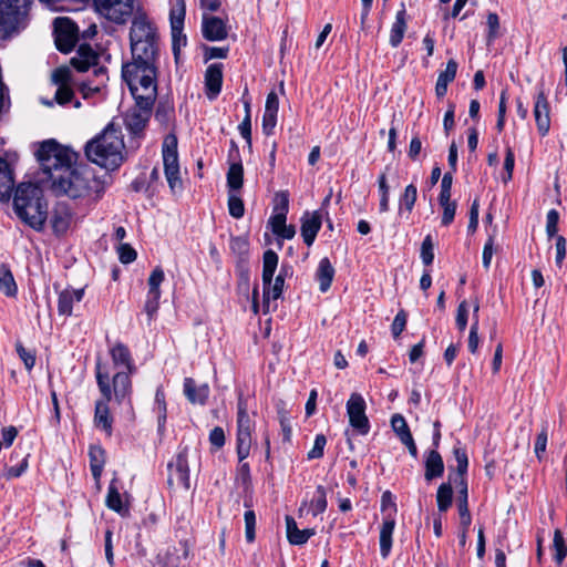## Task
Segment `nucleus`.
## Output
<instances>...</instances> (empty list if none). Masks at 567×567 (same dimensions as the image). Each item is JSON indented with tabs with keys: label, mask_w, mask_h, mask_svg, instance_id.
<instances>
[{
	"label": "nucleus",
	"mask_w": 567,
	"mask_h": 567,
	"mask_svg": "<svg viewBox=\"0 0 567 567\" xmlns=\"http://www.w3.org/2000/svg\"><path fill=\"white\" fill-rule=\"evenodd\" d=\"M35 156L58 195L95 203L104 194L105 184L94 169L86 164L73 165L76 154L54 140L41 143Z\"/></svg>",
	"instance_id": "1"
},
{
	"label": "nucleus",
	"mask_w": 567,
	"mask_h": 567,
	"mask_svg": "<svg viewBox=\"0 0 567 567\" xmlns=\"http://www.w3.org/2000/svg\"><path fill=\"white\" fill-rule=\"evenodd\" d=\"M132 61L122 66L125 83L157 85L159 68V34L143 11H137L130 29Z\"/></svg>",
	"instance_id": "2"
},
{
	"label": "nucleus",
	"mask_w": 567,
	"mask_h": 567,
	"mask_svg": "<svg viewBox=\"0 0 567 567\" xmlns=\"http://www.w3.org/2000/svg\"><path fill=\"white\" fill-rule=\"evenodd\" d=\"M124 140L120 128L109 124L85 145L87 159L106 171L117 169L125 161Z\"/></svg>",
	"instance_id": "3"
},
{
	"label": "nucleus",
	"mask_w": 567,
	"mask_h": 567,
	"mask_svg": "<svg viewBox=\"0 0 567 567\" xmlns=\"http://www.w3.org/2000/svg\"><path fill=\"white\" fill-rule=\"evenodd\" d=\"M13 207L17 216L35 230H42L48 218V204L43 190L37 184L22 183L14 193Z\"/></svg>",
	"instance_id": "4"
},
{
	"label": "nucleus",
	"mask_w": 567,
	"mask_h": 567,
	"mask_svg": "<svg viewBox=\"0 0 567 567\" xmlns=\"http://www.w3.org/2000/svg\"><path fill=\"white\" fill-rule=\"evenodd\" d=\"M126 84L135 100V107L127 112L125 126L132 135L140 136L150 121L157 96V85Z\"/></svg>",
	"instance_id": "5"
},
{
	"label": "nucleus",
	"mask_w": 567,
	"mask_h": 567,
	"mask_svg": "<svg viewBox=\"0 0 567 567\" xmlns=\"http://www.w3.org/2000/svg\"><path fill=\"white\" fill-rule=\"evenodd\" d=\"M110 354L116 368H124L112 378L111 386H113L114 400L118 404L131 403V374L136 371L131 352L124 343L117 342L110 349Z\"/></svg>",
	"instance_id": "6"
},
{
	"label": "nucleus",
	"mask_w": 567,
	"mask_h": 567,
	"mask_svg": "<svg viewBox=\"0 0 567 567\" xmlns=\"http://www.w3.org/2000/svg\"><path fill=\"white\" fill-rule=\"evenodd\" d=\"M33 0H0V40H8L23 31L30 22Z\"/></svg>",
	"instance_id": "7"
},
{
	"label": "nucleus",
	"mask_w": 567,
	"mask_h": 567,
	"mask_svg": "<svg viewBox=\"0 0 567 567\" xmlns=\"http://www.w3.org/2000/svg\"><path fill=\"white\" fill-rule=\"evenodd\" d=\"M95 378L102 399L95 402L94 424L97 429L111 435L113 417L110 414L109 403L114 398V392L113 386H111L110 373L103 368L100 360L95 364Z\"/></svg>",
	"instance_id": "8"
},
{
	"label": "nucleus",
	"mask_w": 567,
	"mask_h": 567,
	"mask_svg": "<svg viewBox=\"0 0 567 567\" xmlns=\"http://www.w3.org/2000/svg\"><path fill=\"white\" fill-rule=\"evenodd\" d=\"M177 145V136L173 133L165 136L162 145L164 173L168 186L173 193H176L183 188L182 179L179 176Z\"/></svg>",
	"instance_id": "9"
},
{
	"label": "nucleus",
	"mask_w": 567,
	"mask_h": 567,
	"mask_svg": "<svg viewBox=\"0 0 567 567\" xmlns=\"http://www.w3.org/2000/svg\"><path fill=\"white\" fill-rule=\"evenodd\" d=\"M453 455L457 463L454 476L452 474L449 475L450 481H454L457 485L458 496H457V508L458 512L468 511V488H467V467H468V457L465 447H463L460 443H457L453 447Z\"/></svg>",
	"instance_id": "10"
},
{
	"label": "nucleus",
	"mask_w": 567,
	"mask_h": 567,
	"mask_svg": "<svg viewBox=\"0 0 567 567\" xmlns=\"http://www.w3.org/2000/svg\"><path fill=\"white\" fill-rule=\"evenodd\" d=\"M93 3L102 17L116 24L126 23L138 11L135 0H93Z\"/></svg>",
	"instance_id": "11"
},
{
	"label": "nucleus",
	"mask_w": 567,
	"mask_h": 567,
	"mask_svg": "<svg viewBox=\"0 0 567 567\" xmlns=\"http://www.w3.org/2000/svg\"><path fill=\"white\" fill-rule=\"evenodd\" d=\"M189 447L181 446L175 457L167 464L168 478L167 484L169 486H178L186 491L190 488L189 480Z\"/></svg>",
	"instance_id": "12"
},
{
	"label": "nucleus",
	"mask_w": 567,
	"mask_h": 567,
	"mask_svg": "<svg viewBox=\"0 0 567 567\" xmlns=\"http://www.w3.org/2000/svg\"><path fill=\"white\" fill-rule=\"evenodd\" d=\"M186 16V4L184 0H176L169 12L172 50L176 61L179 59L181 49L187 44L186 34H184V21Z\"/></svg>",
	"instance_id": "13"
},
{
	"label": "nucleus",
	"mask_w": 567,
	"mask_h": 567,
	"mask_svg": "<svg viewBox=\"0 0 567 567\" xmlns=\"http://www.w3.org/2000/svg\"><path fill=\"white\" fill-rule=\"evenodd\" d=\"M229 248L237 258L236 269L239 277V288H244L247 291L250 280L249 240L244 236L231 237Z\"/></svg>",
	"instance_id": "14"
},
{
	"label": "nucleus",
	"mask_w": 567,
	"mask_h": 567,
	"mask_svg": "<svg viewBox=\"0 0 567 567\" xmlns=\"http://www.w3.org/2000/svg\"><path fill=\"white\" fill-rule=\"evenodd\" d=\"M53 24L56 49L62 53L71 52L79 40L76 23L68 17H58Z\"/></svg>",
	"instance_id": "15"
},
{
	"label": "nucleus",
	"mask_w": 567,
	"mask_h": 567,
	"mask_svg": "<svg viewBox=\"0 0 567 567\" xmlns=\"http://www.w3.org/2000/svg\"><path fill=\"white\" fill-rule=\"evenodd\" d=\"M365 401L359 393H352L347 402V413L350 425L361 435L370 431L369 419L365 414Z\"/></svg>",
	"instance_id": "16"
},
{
	"label": "nucleus",
	"mask_w": 567,
	"mask_h": 567,
	"mask_svg": "<svg viewBox=\"0 0 567 567\" xmlns=\"http://www.w3.org/2000/svg\"><path fill=\"white\" fill-rule=\"evenodd\" d=\"M537 89L533 113L539 135L546 136L550 128V107L544 92V85L540 84Z\"/></svg>",
	"instance_id": "17"
},
{
	"label": "nucleus",
	"mask_w": 567,
	"mask_h": 567,
	"mask_svg": "<svg viewBox=\"0 0 567 567\" xmlns=\"http://www.w3.org/2000/svg\"><path fill=\"white\" fill-rule=\"evenodd\" d=\"M278 266V255L272 249H268L262 256V303L265 311L269 309L270 301V284Z\"/></svg>",
	"instance_id": "18"
},
{
	"label": "nucleus",
	"mask_w": 567,
	"mask_h": 567,
	"mask_svg": "<svg viewBox=\"0 0 567 567\" xmlns=\"http://www.w3.org/2000/svg\"><path fill=\"white\" fill-rule=\"evenodd\" d=\"M239 157L238 146L231 141V148L229 151V159L233 161L227 172V186L228 193H238L244 183V167L240 159L235 161Z\"/></svg>",
	"instance_id": "19"
},
{
	"label": "nucleus",
	"mask_w": 567,
	"mask_h": 567,
	"mask_svg": "<svg viewBox=\"0 0 567 567\" xmlns=\"http://www.w3.org/2000/svg\"><path fill=\"white\" fill-rule=\"evenodd\" d=\"M202 33L208 41H221L228 37L226 22L219 17L203 14Z\"/></svg>",
	"instance_id": "20"
},
{
	"label": "nucleus",
	"mask_w": 567,
	"mask_h": 567,
	"mask_svg": "<svg viewBox=\"0 0 567 567\" xmlns=\"http://www.w3.org/2000/svg\"><path fill=\"white\" fill-rule=\"evenodd\" d=\"M72 219L73 213L69 205L63 202L58 203L51 217L53 233L58 236L64 235L70 228Z\"/></svg>",
	"instance_id": "21"
},
{
	"label": "nucleus",
	"mask_w": 567,
	"mask_h": 567,
	"mask_svg": "<svg viewBox=\"0 0 567 567\" xmlns=\"http://www.w3.org/2000/svg\"><path fill=\"white\" fill-rule=\"evenodd\" d=\"M223 85V64L213 63L207 66L205 72V87L208 100H215L221 91Z\"/></svg>",
	"instance_id": "22"
},
{
	"label": "nucleus",
	"mask_w": 567,
	"mask_h": 567,
	"mask_svg": "<svg viewBox=\"0 0 567 567\" xmlns=\"http://www.w3.org/2000/svg\"><path fill=\"white\" fill-rule=\"evenodd\" d=\"M99 59V54L90 44H81L70 63L79 72H86L91 66L97 64Z\"/></svg>",
	"instance_id": "23"
},
{
	"label": "nucleus",
	"mask_w": 567,
	"mask_h": 567,
	"mask_svg": "<svg viewBox=\"0 0 567 567\" xmlns=\"http://www.w3.org/2000/svg\"><path fill=\"white\" fill-rule=\"evenodd\" d=\"M321 215L318 212H313L312 214L306 213L301 217L300 231L302 239L308 247H310L313 244L321 228Z\"/></svg>",
	"instance_id": "24"
},
{
	"label": "nucleus",
	"mask_w": 567,
	"mask_h": 567,
	"mask_svg": "<svg viewBox=\"0 0 567 567\" xmlns=\"http://www.w3.org/2000/svg\"><path fill=\"white\" fill-rule=\"evenodd\" d=\"M444 474L443 457L436 450H430L424 458V478L426 482L442 477Z\"/></svg>",
	"instance_id": "25"
},
{
	"label": "nucleus",
	"mask_w": 567,
	"mask_h": 567,
	"mask_svg": "<svg viewBox=\"0 0 567 567\" xmlns=\"http://www.w3.org/2000/svg\"><path fill=\"white\" fill-rule=\"evenodd\" d=\"M406 9L405 4L401 3V9L398 10L395 14V20L392 23L391 30H390V38L389 43L392 48H398L406 32L408 29V20H406Z\"/></svg>",
	"instance_id": "26"
},
{
	"label": "nucleus",
	"mask_w": 567,
	"mask_h": 567,
	"mask_svg": "<svg viewBox=\"0 0 567 567\" xmlns=\"http://www.w3.org/2000/svg\"><path fill=\"white\" fill-rule=\"evenodd\" d=\"M254 425L247 412V403L240 394L237 403V437H251Z\"/></svg>",
	"instance_id": "27"
},
{
	"label": "nucleus",
	"mask_w": 567,
	"mask_h": 567,
	"mask_svg": "<svg viewBox=\"0 0 567 567\" xmlns=\"http://www.w3.org/2000/svg\"><path fill=\"white\" fill-rule=\"evenodd\" d=\"M84 289H65L59 295L58 311L61 316H71L73 303L83 299Z\"/></svg>",
	"instance_id": "28"
},
{
	"label": "nucleus",
	"mask_w": 567,
	"mask_h": 567,
	"mask_svg": "<svg viewBox=\"0 0 567 567\" xmlns=\"http://www.w3.org/2000/svg\"><path fill=\"white\" fill-rule=\"evenodd\" d=\"M184 394L193 404H205L208 395L209 388L207 384L196 385V382L192 378L184 380Z\"/></svg>",
	"instance_id": "29"
},
{
	"label": "nucleus",
	"mask_w": 567,
	"mask_h": 567,
	"mask_svg": "<svg viewBox=\"0 0 567 567\" xmlns=\"http://www.w3.org/2000/svg\"><path fill=\"white\" fill-rule=\"evenodd\" d=\"M287 538L292 545H303L316 534L315 529H299L296 520L291 516H286Z\"/></svg>",
	"instance_id": "30"
},
{
	"label": "nucleus",
	"mask_w": 567,
	"mask_h": 567,
	"mask_svg": "<svg viewBox=\"0 0 567 567\" xmlns=\"http://www.w3.org/2000/svg\"><path fill=\"white\" fill-rule=\"evenodd\" d=\"M14 187L13 172L9 163L0 157V200H9Z\"/></svg>",
	"instance_id": "31"
},
{
	"label": "nucleus",
	"mask_w": 567,
	"mask_h": 567,
	"mask_svg": "<svg viewBox=\"0 0 567 567\" xmlns=\"http://www.w3.org/2000/svg\"><path fill=\"white\" fill-rule=\"evenodd\" d=\"M395 527L393 517H388L383 520L380 527V554L382 558H388L392 548V536Z\"/></svg>",
	"instance_id": "32"
},
{
	"label": "nucleus",
	"mask_w": 567,
	"mask_h": 567,
	"mask_svg": "<svg viewBox=\"0 0 567 567\" xmlns=\"http://www.w3.org/2000/svg\"><path fill=\"white\" fill-rule=\"evenodd\" d=\"M334 268L328 257L322 258L319 261L316 278L319 282V289L321 292H326L331 287L334 278Z\"/></svg>",
	"instance_id": "33"
},
{
	"label": "nucleus",
	"mask_w": 567,
	"mask_h": 567,
	"mask_svg": "<svg viewBox=\"0 0 567 567\" xmlns=\"http://www.w3.org/2000/svg\"><path fill=\"white\" fill-rule=\"evenodd\" d=\"M174 116V104L168 97H161L156 110L155 120L164 126H167Z\"/></svg>",
	"instance_id": "34"
},
{
	"label": "nucleus",
	"mask_w": 567,
	"mask_h": 567,
	"mask_svg": "<svg viewBox=\"0 0 567 567\" xmlns=\"http://www.w3.org/2000/svg\"><path fill=\"white\" fill-rule=\"evenodd\" d=\"M0 291L8 297H14L18 291L13 275L4 264L0 265Z\"/></svg>",
	"instance_id": "35"
},
{
	"label": "nucleus",
	"mask_w": 567,
	"mask_h": 567,
	"mask_svg": "<svg viewBox=\"0 0 567 567\" xmlns=\"http://www.w3.org/2000/svg\"><path fill=\"white\" fill-rule=\"evenodd\" d=\"M93 68V74L97 81L94 85L91 81L82 84L81 91L85 97L89 95V93H97L100 91V86L104 85L105 81L107 80V70L105 66H99L96 64Z\"/></svg>",
	"instance_id": "36"
},
{
	"label": "nucleus",
	"mask_w": 567,
	"mask_h": 567,
	"mask_svg": "<svg viewBox=\"0 0 567 567\" xmlns=\"http://www.w3.org/2000/svg\"><path fill=\"white\" fill-rule=\"evenodd\" d=\"M105 451L101 446H91L89 451L91 472L94 478H100L104 465Z\"/></svg>",
	"instance_id": "37"
},
{
	"label": "nucleus",
	"mask_w": 567,
	"mask_h": 567,
	"mask_svg": "<svg viewBox=\"0 0 567 567\" xmlns=\"http://www.w3.org/2000/svg\"><path fill=\"white\" fill-rule=\"evenodd\" d=\"M452 501L453 488L451 485V481L449 483H442L436 492V503L439 511L442 513L446 512L451 507Z\"/></svg>",
	"instance_id": "38"
},
{
	"label": "nucleus",
	"mask_w": 567,
	"mask_h": 567,
	"mask_svg": "<svg viewBox=\"0 0 567 567\" xmlns=\"http://www.w3.org/2000/svg\"><path fill=\"white\" fill-rule=\"evenodd\" d=\"M417 198V188L414 184H410L405 187L403 194L400 197L399 200V212L400 214L403 213V210H406L408 213H411L414 204Z\"/></svg>",
	"instance_id": "39"
},
{
	"label": "nucleus",
	"mask_w": 567,
	"mask_h": 567,
	"mask_svg": "<svg viewBox=\"0 0 567 567\" xmlns=\"http://www.w3.org/2000/svg\"><path fill=\"white\" fill-rule=\"evenodd\" d=\"M74 92L70 85H60L56 89L53 100L41 99V103L47 106H53L54 102L60 105H65L72 101Z\"/></svg>",
	"instance_id": "40"
},
{
	"label": "nucleus",
	"mask_w": 567,
	"mask_h": 567,
	"mask_svg": "<svg viewBox=\"0 0 567 567\" xmlns=\"http://www.w3.org/2000/svg\"><path fill=\"white\" fill-rule=\"evenodd\" d=\"M106 506L116 513H122V511H123L122 497H121V494L115 485V480H113L110 483L107 495H106Z\"/></svg>",
	"instance_id": "41"
},
{
	"label": "nucleus",
	"mask_w": 567,
	"mask_h": 567,
	"mask_svg": "<svg viewBox=\"0 0 567 567\" xmlns=\"http://www.w3.org/2000/svg\"><path fill=\"white\" fill-rule=\"evenodd\" d=\"M391 426L400 441L412 436L405 419L399 413L391 417Z\"/></svg>",
	"instance_id": "42"
},
{
	"label": "nucleus",
	"mask_w": 567,
	"mask_h": 567,
	"mask_svg": "<svg viewBox=\"0 0 567 567\" xmlns=\"http://www.w3.org/2000/svg\"><path fill=\"white\" fill-rule=\"evenodd\" d=\"M327 509V493L322 485L317 486L315 497L311 499V512L313 516Z\"/></svg>",
	"instance_id": "43"
},
{
	"label": "nucleus",
	"mask_w": 567,
	"mask_h": 567,
	"mask_svg": "<svg viewBox=\"0 0 567 567\" xmlns=\"http://www.w3.org/2000/svg\"><path fill=\"white\" fill-rule=\"evenodd\" d=\"M553 545L555 548V560L558 565H561L567 555V545L565 543L563 533L560 529L554 532Z\"/></svg>",
	"instance_id": "44"
},
{
	"label": "nucleus",
	"mask_w": 567,
	"mask_h": 567,
	"mask_svg": "<svg viewBox=\"0 0 567 567\" xmlns=\"http://www.w3.org/2000/svg\"><path fill=\"white\" fill-rule=\"evenodd\" d=\"M228 210L231 217L239 219L245 214V205L237 193L228 194Z\"/></svg>",
	"instance_id": "45"
},
{
	"label": "nucleus",
	"mask_w": 567,
	"mask_h": 567,
	"mask_svg": "<svg viewBox=\"0 0 567 567\" xmlns=\"http://www.w3.org/2000/svg\"><path fill=\"white\" fill-rule=\"evenodd\" d=\"M421 259L425 266H431L434 260V244L432 236L427 235L421 245Z\"/></svg>",
	"instance_id": "46"
},
{
	"label": "nucleus",
	"mask_w": 567,
	"mask_h": 567,
	"mask_svg": "<svg viewBox=\"0 0 567 567\" xmlns=\"http://www.w3.org/2000/svg\"><path fill=\"white\" fill-rule=\"evenodd\" d=\"M289 210V194L288 192H278L274 196L272 212L275 214L287 215Z\"/></svg>",
	"instance_id": "47"
},
{
	"label": "nucleus",
	"mask_w": 567,
	"mask_h": 567,
	"mask_svg": "<svg viewBox=\"0 0 567 567\" xmlns=\"http://www.w3.org/2000/svg\"><path fill=\"white\" fill-rule=\"evenodd\" d=\"M458 64L454 59H451L446 63V68L444 71L440 72L437 76V81L449 85L454 81L456 76Z\"/></svg>",
	"instance_id": "48"
},
{
	"label": "nucleus",
	"mask_w": 567,
	"mask_h": 567,
	"mask_svg": "<svg viewBox=\"0 0 567 567\" xmlns=\"http://www.w3.org/2000/svg\"><path fill=\"white\" fill-rule=\"evenodd\" d=\"M165 275L161 267L153 269L148 277V291L154 293H161V284L164 281Z\"/></svg>",
	"instance_id": "49"
},
{
	"label": "nucleus",
	"mask_w": 567,
	"mask_h": 567,
	"mask_svg": "<svg viewBox=\"0 0 567 567\" xmlns=\"http://www.w3.org/2000/svg\"><path fill=\"white\" fill-rule=\"evenodd\" d=\"M406 321L408 313L403 309H401L394 317V320L391 326V332L394 339L399 338L400 334L403 332L406 326Z\"/></svg>",
	"instance_id": "50"
},
{
	"label": "nucleus",
	"mask_w": 567,
	"mask_h": 567,
	"mask_svg": "<svg viewBox=\"0 0 567 567\" xmlns=\"http://www.w3.org/2000/svg\"><path fill=\"white\" fill-rule=\"evenodd\" d=\"M327 439L323 434H317L312 449L308 452L309 460H317L323 456Z\"/></svg>",
	"instance_id": "51"
},
{
	"label": "nucleus",
	"mask_w": 567,
	"mask_h": 567,
	"mask_svg": "<svg viewBox=\"0 0 567 567\" xmlns=\"http://www.w3.org/2000/svg\"><path fill=\"white\" fill-rule=\"evenodd\" d=\"M515 165V155L511 147L506 148L505 152V159H504V174L502 176V179L504 183H507L513 177V171Z\"/></svg>",
	"instance_id": "52"
},
{
	"label": "nucleus",
	"mask_w": 567,
	"mask_h": 567,
	"mask_svg": "<svg viewBox=\"0 0 567 567\" xmlns=\"http://www.w3.org/2000/svg\"><path fill=\"white\" fill-rule=\"evenodd\" d=\"M159 298L161 293L147 292L144 310L147 313L150 321L153 319V317L156 315L158 310Z\"/></svg>",
	"instance_id": "53"
},
{
	"label": "nucleus",
	"mask_w": 567,
	"mask_h": 567,
	"mask_svg": "<svg viewBox=\"0 0 567 567\" xmlns=\"http://www.w3.org/2000/svg\"><path fill=\"white\" fill-rule=\"evenodd\" d=\"M452 183H453V174H452V172H446L442 177L439 202L445 203L447 200H451Z\"/></svg>",
	"instance_id": "54"
},
{
	"label": "nucleus",
	"mask_w": 567,
	"mask_h": 567,
	"mask_svg": "<svg viewBox=\"0 0 567 567\" xmlns=\"http://www.w3.org/2000/svg\"><path fill=\"white\" fill-rule=\"evenodd\" d=\"M559 214L556 209H550L546 216V233L549 238L556 237L558 231Z\"/></svg>",
	"instance_id": "55"
},
{
	"label": "nucleus",
	"mask_w": 567,
	"mask_h": 567,
	"mask_svg": "<svg viewBox=\"0 0 567 567\" xmlns=\"http://www.w3.org/2000/svg\"><path fill=\"white\" fill-rule=\"evenodd\" d=\"M441 207L443 208V215H442V225L443 226H449L450 224H452V221L454 220V217H455V212H456V203L455 202H452V200H447V202H439Z\"/></svg>",
	"instance_id": "56"
},
{
	"label": "nucleus",
	"mask_w": 567,
	"mask_h": 567,
	"mask_svg": "<svg viewBox=\"0 0 567 567\" xmlns=\"http://www.w3.org/2000/svg\"><path fill=\"white\" fill-rule=\"evenodd\" d=\"M245 535L248 543L254 542L255 539V527H256V515L254 511H246L245 515Z\"/></svg>",
	"instance_id": "57"
},
{
	"label": "nucleus",
	"mask_w": 567,
	"mask_h": 567,
	"mask_svg": "<svg viewBox=\"0 0 567 567\" xmlns=\"http://www.w3.org/2000/svg\"><path fill=\"white\" fill-rule=\"evenodd\" d=\"M548 441V432L546 427H543L542 431L537 434L535 441V454L539 461L543 460L544 453L546 452Z\"/></svg>",
	"instance_id": "58"
},
{
	"label": "nucleus",
	"mask_w": 567,
	"mask_h": 567,
	"mask_svg": "<svg viewBox=\"0 0 567 567\" xmlns=\"http://www.w3.org/2000/svg\"><path fill=\"white\" fill-rule=\"evenodd\" d=\"M467 318H468V307H467L466 300H463L462 302H460V305L457 307V312H456V318H455L456 327L458 328V330H461V331L465 330V328L467 326Z\"/></svg>",
	"instance_id": "59"
},
{
	"label": "nucleus",
	"mask_w": 567,
	"mask_h": 567,
	"mask_svg": "<svg viewBox=\"0 0 567 567\" xmlns=\"http://www.w3.org/2000/svg\"><path fill=\"white\" fill-rule=\"evenodd\" d=\"M16 350L20 357V359L23 361L27 370H31L35 364V355L27 350L21 342H17Z\"/></svg>",
	"instance_id": "60"
},
{
	"label": "nucleus",
	"mask_w": 567,
	"mask_h": 567,
	"mask_svg": "<svg viewBox=\"0 0 567 567\" xmlns=\"http://www.w3.org/2000/svg\"><path fill=\"white\" fill-rule=\"evenodd\" d=\"M71 80L70 70L66 66L58 68L52 73V82L60 85H69Z\"/></svg>",
	"instance_id": "61"
},
{
	"label": "nucleus",
	"mask_w": 567,
	"mask_h": 567,
	"mask_svg": "<svg viewBox=\"0 0 567 567\" xmlns=\"http://www.w3.org/2000/svg\"><path fill=\"white\" fill-rule=\"evenodd\" d=\"M135 249L128 244H122L118 247V259L122 264H131L136 259Z\"/></svg>",
	"instance_id": "62"
},
{
	"label": "nucleus",
	"mask_w": 567,
	"mask_h": 567,
	"mask_svg": "<svg viewBox=\"0 0 567 567\" xmlns=\"http://www.w3.org/2000/svg\"><path fill=\"white\" fill-rule=\"evenodd\" d=\"M277 114L274 112H264L262 115V132L265 135L269 136L274 133V130L277 124Z\"/></svg>",
	"instance_id": "63"
},
{
	"label": "nucleus",
	"mask_w": 567,
	"mask_h": 567,
	"mask_svg": "<svg viewBox=\"0 0 567 567\" xmlns=\"http://www.w3.org/2000/svg\"><path fill=\"white\" fill-rule=\"evenodd\" d=\"M237 456L238 460L241 462L245 458L248 457L251 446V437H237Z\"/></svg>",
	"instance_id": "64"
}]
</instances>
